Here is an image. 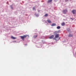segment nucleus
Instances as JSON below:
<instances>
[{
	"mask_svg": "<svg viewBox=\"0 0 76 76\" xmlns=\"http://www.w3.org/2000/svg\"><path fill=\"white\" fill-rule=\"evenodd\" d=\"M27 36V35H24L23 36H20V37L21 39L23 40V41H25V38H26Z\"/></svg>",
	"mask_w": 76,
	"mask_h": 76,
	"instance_id": "f257e3e1",
	"label": "nucleus"
},
{
	"mask_svg": "<svg viewBox=\"0 0 76 76\" xmlns=\"http://www.w3.org/2000/svg\"><path fill=\"white\" fill-rule=\"evenodd\" d=\"M58 37H59V34H56L55 35V37L54 38V39L56 40V38H58Z\"/></svg>",
	"mask_w": 76,
	"mask_h": 76,
	"instance_id": "f03ea898",
	"label": "nucleus"
},
{
	"mask_svg": "<svg viewBox=\"0 0 76 76\" xmlns=\"http://www.w3.org/2000/svg\"><path fill=\"white\" fill-rule=\"evenodd\" d=\"M63 12L64 13H66V12H67V10L66 9L65 10H64L63 11Z\"/></svg>",
	"mask_w": 76,
	"mask_h": 76,
	"instance_id": "7ed1b4c3",
	"label": "nucleus"
},
{
	"mask_svg": "<svg viewBox=\"0 0 76 76\" xmlns=\"http://www.w3.org/2000/svg\"><path fill=\"white\" fill-rule=\"evenodd\" d=\"M54 35H52L50 37H49V38L50 39H52V38H54Z\"/></svg>",
	"mask_w": 76,
	"mask_h": 76,
	"instance_id": "20e7f679",
	"label": "nucleus"
},
{
	"mask_svg": "<svg viewBox=\"0 0 76 76\" xmlns=\"http://www.w3.org/2000/svg\"><path fill=\"white\" fill-rule=\"evenodd\" d=\"M72 12L73 14H75V13L76 12V11L75 10H73L72 11Z\"/></svg>",
	"mask_w": 76,
	"mask_h": 76,
	"instance_id": "39448f33",
	"label": "nucleus"
},
{
	"mask_svg": "<svg viewBox=\"0 0 76 76\" xmlns=\"http://www.w3.org/2000/svg\"><path fill=\"white\" fill-rule=\"evenodd\" d=\"M56 23H53L52 24L51 26H56Z\"/></svg>",
	"mask_w": 76,
	"mask_h": 76,
	"instance_id": "423d86ee",
	"label": "nucleus"
},
{
	"mask_svg": "<svg viewBox=\"0 0 76 76\" xmlns=\"http://www.w3.org/2000/svg\"><path fill=\"white\" fill-rule=\"evenodd\" d=\"M11 38L12 39H16L17 38L14 37L13 36H11Z\"/></svg>",
	"mask_w": 76,
	"mask_h": 76,
	"instance_id": "0eeeda50",
	"label": "nucleus"
},
{
	"mask_svg": "<svg viewBox=\"0 0 76 76\" xmlns=\"http://www.w3.org/2000/svg\"><path fill=\"white\" fill-rule=\"evenodd\" d=\"M47 22H48V23H51V21L50 20H47Z\"/></svg>",
	"mask_w": 76,
	"mask_h": 76,
	"instance_id": "6e6552de",
	"label": "nucleus"
},
{
	"mask_svg": "<svg viewBox=\"0 0 76 76\" xmlns=\"http://www.w3.org/2000/svg\"><path fill=\"white\" fill-rule=\"evenodd\" d=\"M61 25L62 26H64L65 25V23L64 22L61 23Z\"/></svg>",
	"mask_w": 76,
	"mask_h": 76,
	"instance_id": "1a4fd4ad",
	"label": "nucleus"
},
{
	"mask_svg": "<svg viewBox=\"0 0 76 76\" xmlns=\"http://www.w3.org/2000/svg\"><path fill=\"white\" fill-rule=\"evenodd\" d=\"M69 37H73V35L72 34H69Z\"/></svg>",
	"mask_w": 76,
	"mask_h": 76,
	"instance_id": "9d476101",
	"label": "nucleus"
},
{
	"mask_svg": "<svg viewBox=\"0 0 76 76\" xmlns=\"http://www.w3.org/2000/svg\"><path fill=\"white\" fill-rule=\"evenodd\" d=\"M53 1V0H48V3H51V1Z\"/></svg>",
	"mask_w": 76,
	"mask_h": 76,
	"instance_id": "9b49d317",
	"label": "nucleus"
},
{
	"mask_svg": "<svg viewBox=\"0 0 76 76\" xmlns=\"http://www.w3.org/2000/svg\"><path fill=\"white\" fill-rule=\"evenodd\" d=\"M37 37H38V35H36L34 36V38H37Z\"/></svg>",
	"mask_w": 76,
	"mask_h": 76,
	"instance_id": "f8f14e48",
	"label": "nucleus"
},
{
	"mask_svg": "<svg viewBox=\"0 0 76 76\" xmlns=\"http://www.w3.org/2000/svg\"><path fill=\"white\" fill-rule=\"evenodd\" d=\"M57 29H60V28H61L60 26H58L57 27Z\"/></svg>",
	"mask_w": 76,
	"mask_h": 76,
	"instance_id": "ddd939ff",
	"label": "nucleus"
},
{
	"mask_svg": "<svg viewBox=\"0 0 76 76\" xmlns=\"http://www.w3.org/2000/svg\"><path fill=\"white\" fill-rule=\"evenodd\" d=\"M45 17H47V16H48V14H46L45 15Z\"/></svg>",
	"mask_w": 76,
	"mask_h": 76,
	"instance_id": "4468645a",
	"label": "nucleus"
},
{
	"mask_svg": "<svg viewBox=\"0 0 76 76\" xmlns=\"http://www.w3.org/2000/svg\"><path fill=\"white\" fill-rule=\"evenodd\" d=\"M58 32H57V31H56L54 33V34H57V33H58Z\"/></svg>",
	"mask_w": 76,
	"mask_h": 76,
	"instance_id": "2eb2a0df",
	"label": "nucleus"
},
{
	"mask_svg": "<svg viewBox=\"0 0 76 76\" xmlns=\"http://www.w3.org/2000/svg\"><path fill=\"white\" fill-rule=\"evenodd\" d=\"M33 10H35V7H33Z\"/></svg>",
	"mask_w": 76,
	"mask_h": 76,
	"instance_id": "dca6fc26",
	"label": "nucleus"
},
{
	"mask_svg": "<svg viewBox=\"0 0 76 76\" xmlns=\"http://www.w3.org/2000/svg\"><path fill=\"white\" fill-rule=\"evenodd\" d=\"M11 9H13V8H12V6H11Z\"/></svg>",
	"mask_w": 76,
	"mask_h": 76,
	"instance_id": "f3484780",
	"label": "nucleus"
},
{
	"mask_svg": "<svg viewBox=\"0 0 76 76\" xmlns=\"http://www.w3.org/2000/svg\"><path fill=\"white\" fill-rule=\"evenodd\" d=\"M60 39V37L59 38V39Z\"/></svg>",
	"mask_w": 76,
	"mask_h": 76,
	"instance_id": "a211bd4d",
	"label": "nucleus"
}]
</instances>
